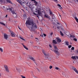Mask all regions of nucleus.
<instances>
[{"instance_id": "10", "label": "nucleus", "mask_w": 78, "mask_h": 78, "mask_svg": "<svg viewBox=\"0 0 78 78\" xmlns=\"http://www.w3.org/2000/svg\"><path fill=\"white\" fill-rule=\"evenodd\" d=\"M56 39H57V42H61V40L59 37H56Z\"/></svg>"}, {"instance_id": "58", "label": "nucleus", "mask_w": 78, "mask_h": 78, "mask_svg": "<svg viewBox=\"0 0 78 78\" xmlns=\"http://www.w3.org/2000/svg\"><path fill=\"white\" fill-rule=\"evenodd\" d=\"M76 58H77V59H78V56H76Z\"/></svg>"}, {"instance_id": "31", "label": "nucleus", "mask_w": 78, "mask_h": 78, "mask_svg": "<svg viewBox=\"0 0 78 78\" xmlns=\"http://www.w3.org/2000/svg\"><path fill=\"white\" fill-rule=\"evenodd\" d=\"M53 68V66H49V69H51Z\"/></svg>"}, {"instance_id": "45", "label": "nucleus", "mask_w": 78, "mask_h": 78, "mask_svg": "<svg viewBox=\"0 0 78 78\" xmlns=\"http://www.w3.org/2000/svg\"><path fill=\"white\" fill-rule=\"evenodd\" d=\"M8 43L9 44H11V41H9Z\"/></svg>"}, {"instance_id": "61", "label": "nucleus", "mask_w": 78, "mask_h": 78, "mask_svg": "<svg viewBox=\"0 0 78 78\" xmlns=\"http://www.w3.org/2000/svg\"><path fill=\"white\" fill-rule=\"evenodd\" d=\"M76 52L78 53V50L76 51Z\"/></svg>"}, {"instance_id": "52", "label": "nucleus", "mask_w": 78, "mask_h": 78, "mask_svg": "<svg viewBox=\"0 0 78 78\" xmlns=\"http://www.w3.org/2000/svg\"><path fill=\"white\" fill-rule=\"evenodd\" d=\"M62 30V31H64V29L63 28H61Z\"/></svg>"}, {"instance_id": "6", "label": "nucleus", "mask_w": 78, "mask_h": 78, "mask_svg": "<svg viewBox=\"0 0 78 78\" xmlns=\"http://www.w3.org/2000/svg\"><path fill=\"white\" fill-rule=\"evenodd\" d=\"M42 51L43 53V54L45 56V58H48L49 57V55L46 53L45 51L44 50H42Z\"/></svg>"}, {"instance_id": "29", "label": "nucleus", "mask_w": 78, "mask_h": 78, "mask_svg": "<svg viewBox=\"0 0 78 78\" xmlns=\"http://www.w3.org/2000/svg\"><path fill=\"white\" fill-rule=\"evenodd\" d=\"M20 39H22V40H23V41H25V39H24L23 38V37H20Z\"/></svg>"}, {"instance_id": "54", "label": "nucleus", "mask_w": 78, "mask_h": 78, "mask_svg": "<svg viewBox=\"0 0 78 78\" xmlns=\"http://www.w3.org/2000/svg\"><path fill=\"white\" fill-rule=\"evenodd\" d=\"M57 29H58V30L59 29V27H57Z\"/></svg>"}, {"instance_id": "8", "label": "nucleus", "mask_w": 78, "mask_h": 78, "mask_svg": "<svg viewBox=\"0 0 78 78\" xmlns=\"http://www.w3.org/2000/svg\"><path fill=\"white\" fill-rule=\"evenodd\" d=\"M4 67L6 71L7 72H9V71L8 68V66L6 65H5L4 66Z\"/></svg>"}, {"instance_id": "48", "label": "nucleus", "mask_w": 78, "mask_h": 78, "mask_svg": "<svg viewBox=\"0 0 78 78\" xmlns=\"http://www.w3.org/2000/svg\"><path fill=\"white\" fill-rule=\"evenodd\" d=\"M19 59L20 60H22V58L20 57H19Z\"/></svg>"}, {"instance_id": "62", "label": "nucleus", "mask_w": 78, "mask_h": 78, "mask_svg": "<svg viewBox=\"0 0 78 78\" xmlns=\"http://www.w3.org/2000/svg\"><path fill=\"white\" fill-rule=\"evenodd\" d=\"M37 17H38V18H39V16H37Z\"/></svg>"}, {"instance_id": "14", "label": "nucleus", "mask_w": 78, "mask_h": 78, "mask_svg": "<svg viewBox=\"0 0 78 78\" xmlns=\"http://www.w3.org/2000/svg\"><path fill=\"white\" fill-rule=\"evenodd\" d=\"M29 58L30 59H31V60H32V61H35V59H34V58L33 57L31 56H29Z\"/></svg>"}, {"instance_id": "41", "label": "nucleus", "mask_w": 78, "mask_h": 78, "mask_svg": "<svg viewBox=\"0 0 78 78\" xmlns=\"http://www.w3.org/2000/svg\"><path fill=\"white\" fill-rule=\"evenodd\" d=\"M34 48H36V49H37V46H34Z\"/></svg>"}, {"instance_id": "49", "label": "nucleus", "mask_w": 78, "mask_h": 78, "mask_svg": "<svg viewBox=\"0 0 78 78\" xmlns=\"http://www.w3.org/2000/svg\"><path fill=\"white\" fill-rule=\"evenodd\" d=\"M49 46L50 47V48H52V46H51V44H49Z\"/></svg>"}, {"instance_id": "5", "label": "nucleus", "mask_w": 78, "mask_h": 78, "mask_svg": "<svg viewBox=\"0 0 78 78\" xmlns=\"http://www.w3.org/2000/svg\"><path fill=\"white\" fill-rule=\"evenodd\" d=\"M25 3H26V5L29 7V8H31L32 5L29 2H25Z\"/></svg>"}, {"instance_id": "15", "label": "nucleus", "mask_w": 78, "mask_h": 78, "mask_svg": "<svg viewBox=\"0 0 78 78\" xmlns=\"http://www.w3.org/2000/svg\"><path fill=\"white\" fill-rule=\"evenodd\" d=\"M21 4L20 5H22V6H25V5H26V3H25L24 2H21Z\"/></svg>"}, {"instance_id": "55", "label": "nucleus", "mask_w": 78, "mask_h": 78, "mask_svg": "<svg viewBox=\"0 0 78 78\" xmlns=\"http://www.w3.org/2000/svg\"><path fill=\"white\" fill-rule=\"evenodd\" d=\"M34 14L35 15H37V14L36 13H35L34 12Z\"/></svg>"}, {"instance_id": "64", "label": "nucleus", "mask_w": 78, "mask_h": 78, "mask_svg": "<svg viewBox=\"0 0 78 78\" xmlns=\"http://www.w3.org/2000/svg\"><path fill=\"white\" fill-rule=\"evenodd\" d=\"M35 39H38V38H35Z\"/></svg>"}, {"instance_id": "43", "label": "nucleus", "mask_w": 78, "mask_h": 78, "mask_svg": "<svg viewBox=\"0 0 78 78\" xmlns=\"http://www.w3.org/2000/svg\"><path fill=\"white\" fill-rule=\"evenodd\" d=\"M55 69H56V70H58L59 69V68L57 67H56L55 68Z\"/></svg>"}, {"instance_id": "40", "label": "nucleus", "mask_w": 78, "mask_h": 78, "mask_svg": "<svg viewBox=\"0 0 78 78\" xmlns=\"http://www.w3.org/2000/svg\"><path fill=\"white\" fill-rule=\"evenodd\" d=\"M73 40H74V41H77V39H76V38H74Z\"/></svg>"}, {"instance_id": "57", "label": "nucleus", "mask_w": 78, "mask_h": 78, "mask_svg": "<svg viewBox=\"0 0 78 78\" xmlns=\"http://www.w3.org/2000/svg\"><path fill=\"white\" fill-rule=\"evenodd\" d=\"M23 55H26V54L25 53H23Z\"/></svg>"}, {"instance_id": "30", "label": "nucleus", "mask_w": 78, "mask_h": 78, "mask_svg": "<svg viewBox=\"0 0 78 78\" xmlns=\"http://www.w3.org/2000/svg\"><path fill=\"white\" fill-rule=\"evenodd\" d=\"M0 51H1V52H3V49L2 48L0 47Z\"/></svg>"}, {"instance_id": "59", "label": "nucleus", "mask_w": 78, "mask_h": 78, "mask_svg": "<svg viewBox=\"0 0 78 78\" xmlns=\"http://www.w3.org/2000/svg\"><path fill=\"white\" fill-rule=\"evenodd\" d=\"M8 17V15H6L5 16V17Z\"/></svg>"}, {"instance_id": "26", "label": "nucleus", "mask_w": 78, "mask_h": 78, "mask_svg": "<svg viewBox=\"0 0 78 78\" xmlns=\"http://www.w3.org/2000/svg\"><path fill=\"white\" fill-rule=\"evenodd\" d=\"M71 58L73 59H76V58H75V56H72L71 57Z\"/></svg>"}, {"instance_id": "53", "label": "nucleus", "mask_w": 78, "mask_h": 78, "mask_svg": "<svg viewBox=\"0 0 78 78\" xmlns=\"http://www.w3.org/2000/svg\"><path fill=\"white\" fill-rule=\"evenodd\" d=\"M73 62V63H74L75 64V63H76V61H74Z\"/></svg>"}, {"instance_id": "34", "label": "nucleus", "mask_w": 78, "mask_h": 78, "mask_svg": "<svg viewBox=\"0 0 78 78\" xmlns=\"http://www.w3.org/2000/svg\"><path fill=\"white\" fill-rule=\"evenodd\" d=\"M49 11H50V12H50V14L51 15H52V14H53V12H52L51 11V10H49Z\"/></svg>"}, {"instance_id": "22", "label": "nucleus", "mask_w": 78, "mask_h": 78, "mask_svg": "<svg viewBox=\"0 0 78 78\" xmlns=\"http://www.w3.org/2000/svg\"><path fill=\"white\" fill-rule=\"evenodd\" d=\"M23 47H24V48L26 49V50H28V48H27V47L25 45L23 44Z\"/></svg>"}, {"instance_id": "38", "label": "nucleus", "mask_w": 78, "mask_h": 78, "mask_svg": "<svg viewBox=\"0 0 78 78\" xmlns=\"http://www.w3.org/2000/svg\"><path fill=\"white\" fill-rule=\"evenodd\" d=\"M62 75H63V76H66V75H65V73H62Z\"/></svg>"}, {"instance_id": "42", "label": "nucleus", "mask_w": 78, "mask_h": 78, "mask_svg": "<svg viewBox=\"0 0 78 78\" xmlns=\"http://www.w3.org/2000/svg\"><path fill=\"white\" fill-rule=\"evenodd\" d=\"M58 6H59V7H61V5L59 4H57Z\"/></svg>"}, {"instance_id": "36", "label": "nucleus", "mask_w": 78, "mask_h": 78, "mask_svg": "<svg viewBox=\"0 0 78 78\" xmlns=\"http://www.w3.org/2000/svg\"><path fill=\"white\" fill-rule=\"evenodd\" d=\"M74 18L76 20V21H77V20H78V19H77V18H76V17H74Z\"/></svg>"}, {"instance_id": "3", "label": "nucleus", "mask_w": 78, "mask_h": 78, "mask_svg": "<svg viewBox=\"0 0 78 78\" xmlns=\"http://www.w3.org/2000/svg\"><path fill=\"white\" fill-rule=\"evenodd\" d=\"M54 47L55 49L54 50V51L55 53L57 55H58V56H59V51H58L59 49H58V48L57 46H56L54 45Z\"/></svg>"}, {"instance_id": "16", "label": "nucleus", "mask_w": 78, "mask_h": 78, "mask_svg": "<svg viewBox=\"0 0 78 78\" xmlns=\"http://www.w3.org/2000/svg\"><path fill=\"white\" fill-rule=\"evenodd\" d=\"M17 2L20 4V5H21L22 3V1H21V0H16Z\"/></svg>"}, {"instance_id": "17", "label": "nucleus", "mask_w": 78, "mask_h": 78, "mask_svg": "<svg viewBox=\"0 0 78 78\" xmlns=\"http://www.w3.org/2000/svg\"><path fill=\"white\" fill-rule=\"evenodd\" d=\"M66 34L67 36L69 37H70V34L69 32H66Z\"/></svg>"}, {"instance_id": "60", "label": "nucleus", "mask_w": 78, "mask_h": 78, "mask_svg": "<svg viewBox=\"0 0 78 78\" xmlns=\"http://www.w3.org/2000/svg\"><path fill=\"white\" fill-rule=\"evenodd\" d=\"M41 37H44V36H43V35H41Z\"/></svg>"}, {"instance_id": "1", "label": "nucleus", "mask_w": 78, "mask_h": 78, "mask_svg": "<svg viewBox=\"0 0 78 78\" xmlns=\"http://www.w3.org/2000/svg\"><path fill=\"white\" fill-rule=\"evenodd\" d=\"M28 20L25 23L26 25H31L32 27H33L34 26V21L33 20H30V18H27Z\"/></svg>"}, {"instance_id": "28", "label": "nucleus", "mask_w": 78, "mask_h": 78, "mask_svg": "<svg viewBox=\"0 0 78 78\" xmlns=\"http://www.w3.org/2000/svg\"><path fill=\"white\" fill-rule=\"evenodd\" d=\"M75 37L73 35H70V36L69 37H73V38H74Z\"/></svg>"}, {"instance_id": "13", "label": "nucleus", "mask_w": 78, "mask_h": 78, "mask_svg": "<svg viewBox=\"0 0 78 78\" xmlns=\"http://www.w3.org/2000/svg\"><path fill=\"white\" fill-rule=\"evenodd\" d=\"M11 36H12V37H15V34H14V33L13 32H11Z\"/></svg>"}, {"instance_id": "63", "label": "nucleus", "mask_w": 78, "mask_h": 78, "mask_svg": "<svg viewBox=\"0 0 78 78\" xmlns=\"http://www.w3.org/2000/svg\"><path fill=\"white\" fill-rule=\"evenodd\" d=\"M0 76H1V73H0Z\"/></svg>"}, {"instance_id": "18", "label": "nucleus", "mask_w": 78, "mask_h": 78, "mask_svg": "<svg viewBox=\"0 0 78 78\" xmlns=\"http://www.w3.org/2000/svg\"><path fill=\"white\" fill-rule=\"evenodd\" d=\"M52 43L55 44H57V42L56 41V40H54L52 41Z\"/></svg>"}, {"instance_id": "56", "label": "nucleus", "mask_w": 78, "mask_h": 78, "mask_svg": "<svg viewBox=\"0 0 78 78\" xmlns=\"http://www.w3.org/2000/svg\"><path fill=\"white\" fill-rule=\"evenodd\" d=\"M18 28H19V29H20V30H21V28H20L19 26H18Z\"/></svg>"}, {"instance_id": "35", "label": "nucleus", "mask_w": 78, "mask_h": 78, "mask_svg": "<svg viewBox=\"0 0 78 78\" xmlns=\"http://www.w3.org/2000/svg\"><path fill=\"white\" fill-rule=\"evenodd\" d=\"M47 59H48L49 60H51V58L49 56V57H48V58H46Z\"/></svg>"}, {"instance_id": "25", "label": "nucleus", "mask_w": 78, "mask_h": 78, "mask_svg": "<svg viewBox=\"0 0 78 78\" xmlns=\"http://www.w3.org/2000/svg\"><path fill=\"white\" fill-rule=\"evenodd\" d=\"M0 24H1V25H4V26H5V25H6L5 23L1 22H0Z\"/></svg>"}, {"instance_id": "46", "label": "nucleus", "mask_w": 78, "mask_h": 78, "mask_svg": "<svg viewBox=\"0 0 78 78\" xmlns=\"http://www.w3.org/2000/svg\"><path fill=\"white\" fill-rule=\"evenodd\" d=\"M43 35L44 36H47V35L45 34H43Z\"/></svg>"}, {"instance_id": "47", "label": "nucleus", "mask_w": 78, "mask_h": 78, "mask_svg": "<svg viewBox=\"0 0 78 78\" xmlns=\"http://www.w3.org/2000/svg\"><path fill=\"white\" fill-rule=\"evenodd\" d=\"M31 1L32 2H35V1H36V0H31Z\"/></svg>"}, {"instance_id": "11", "label": "nucleus", "mask_w": 78, "mask_h": 78, "mask_svg": "<svg viewBox=\"0 0 78 78\" xmlns=\"http://www.w3.org/2000/svg\"><path fill=\"white\" fill-rule=\"evenodd\" d=\"M4 37L5 39H6V40L8 39V35H7V34H4Z\"/></svg>"}, {"instance_id": "44", "label": "nucleus", "mask_w": 78, "mask_h": 78, "mask_svg": "<svg viewBox=\"0 0 78 78\" xmlns=\"http://www.w3.org/2000/svg\"><path fill=\"white\" fill-rule=\"evenodd\" d=\"M21 77L22 78H25V76H21Z\"/></svg>"}, {"instance_id": "27", "label": "nucleus", "mask_w": 78, "mask_h": 78, "mask_svg": "<svg viewBox=\"0 0 78 78\" xmlns=\"http://www.w3.org/2000/svg\"><path fill=\"white\" fill-rule=\"evenodd\" d=\"M60 33L61 36H64V34L62 33V32L61 31H60Z\"/></svg>"}, {"instance_id": "33", "label": "nucleus", "mask_w": 78, "mask_h": 78, "mask_svg": "<svg viewBox=\"0 0 78 78\" xmlns=\"http://www.w3.org/2000/svg\"><path fill=\"white\" fill-rule=\"evenodd\" d=\"M36 69L37 70V71H38V72H39V73H40V70H39V69L37 68H36Z\"/></svg>"}, {"instance_id": "7", "label": "nucleus", "mask_w": 78, "mask_h": 78, "mask_svg": "<svg viewBox=\"0 0 78 78\" xmlns=\"http://www.w3.org/2000/svg\"><path fill=\"white\" fill-rule=\"evenodd\" d=\"M44 14L45 15L44 17L46 19H50V16H49L47 14H45L44 12H42V15L43 14Z\"/></svg>"}, {"instance_id": "4", "label": "nucleus", "mask_w": 78, "mask_h": 78, "mask_svg": "<svg viewBox=\"0 0 78 78\" xmlns=\"http://www.w3.org/2000/svg\"><path fill=\"white\" fill-rule=\"evenodd\" d=\"M7 9V11L8 10H9L8 11L9 12L10 11H11V12L13 14H16V13H15V12L14 11V9L12 8H9V9L7 8L6 9Z\"/></svg>"}, {"instance_id": "21", "label": "nucleus", "mask_w": 78, "mask_h": 78, "mask_svg": "<svg viewBox=\"0 0 78 78\" xmlns=\"http://www.w3.org/2000/svg\"><path fill=\"white\" fill-rule=\"evenodd\" d=\"M33 26H32V27H31V29H29L30 31H33V30H33Z\"/></svg>"}, {"instance_id": "37", "label": "nucleus", "mask_w": 78, "mask_h": 78, "mask_svg": "<svg viewBox=\"0 0 78 78\" xmlns=\"http://www.w3.org/2000/svg\"><path fill=\"white\" fill-rule=\"evenodd\" d=\"M75 49V48H74V47H72V48H71V50H74Z\"/></svg>"}, {"instance_id": "9", "label": "nucleus", "mask_w": 78, "mask_h": 78, "mask_svg": "<svg viewBox=\"0 0 78 78\" xmlns=\"http://www.w3.org/2000/svg\"><path fill=\"white\" fill-rule=\"evenodd\" d=\"M72 68L73 69V70L75 71V72H76V73L77 74H78V71L77 69H76V68H75L74 67H72Z\"/></svg>"}, {"instance_id": "20", "label": "nucleus", "mask_w": 78, "mask_h": 78, "mask_svg": "<svg viewBox=\"0 0 78 78\" xmlns=\"http://www.w3.org/2000/svg\"><path fill=\"white\" fill-rule=\"evenodd\" d=\"M34 4H35V6H37V4H38V3L36 2V1H35V2H34Z\"/></svg>"}, {"instance_id": "19", "label": "nucleus", "mask_w": 78, "mask_h": 78, "mask_svg": "<svg viewBox=\"0 0 78 78\" xmlns=\"http://www.w3.org/2000/svg\"><path fill=\"white\" fill-rule=\"evenodd\" d=\"M6 1L7 3H11L12 4V2L10 0H6Z\"/></svg>"}, {"instance_id": "32", "label": "nucleus", "mask_w": 78, "mask_h": 78, "mask_svg": "<svg viewBox=\"0 0 78 78\" xmlns=\"http://www.w3.org/2000/svg\"><path fill=\"white\" fill-rule=\"evenodd\" d=\"M23 16L25 18H27V15L26 14H24Z\"/></svg>"}, {"instance_id": "50", "label": "nucleus", "mask_w": 78, "mask_h": 78, "mask_svg": "<svg viewBox=\"0 0 78 78\" xmlns=\"http://www.w3.org/2000/svg\"><path fill=\"white\" fill-rule=\"evenodd\" d=\"M56 3H58V0H54Z\"/></svg>"}, {"instance_id": "12", "label": "nucleus", "mask_w": 78, "mask_h": 78, "mask_svg": "<svg viewBox=\"0 0 78 78\" xmlns=\"http://www.w3.org/2000/svg\"><path fill=\"white\" fill-rule=\"evenodd\" d=\"M33 27L35 29H37V25H36V23H34V26Z\"/></svg>"}, {"instance_id": "24", "label": "nucleus", "mask_w": 78, "mask_h": 78, "mask_svg": "<svg viewBox=\"0 0 78 78\" xmlns=\"http://www.w3.org/2000/svg\"><path fill=\"white\" fill-rule=\"evenodd\" d=\"M16 69L17 70V71H18V72H19V73H20V72H21V70L20 69H18L17 68H16Z\"/></svg>"}, {"instance_id": "51", "label": "nucleus", "mask_w": 78, "mask_h": 78, "mask_svg": "<svg viewBox=\"0 0 78 78\" xmlns=\"http://www.w3.org/2000/svg\"><path fill=\"white\" fill-rule=\"evenodd\" d=\"M53 32H52L50 34V35H53Z\"/></svg>"}, {"instance_id": "2", "label": "nucleus", "mask_w": 78, "mask_h": 78, "mask_svg": "<svg viewBox=\"0 0 78 78\" xmlns=\"http://www.w3.org/2000/svg\"><path fill=\"white\" fill-rule=\"evenodd\" d=\"M30 9L31 11H33V10L35 12H37L38 16H41V11L40 10H38L36 8H35L34 7H33L31 6V8H30Z\"/></svg>"}, {"instance_id": "39", "label": "nucleus", "mask_w": 78, "mask_h": 78, "mask_svg": "<svg viewBox=\"0 0 78 78\" xmlns=\"http://www.w3.org/2000/svg\"><path fill=\"white\" fill-rule=\"evenodd\" d=\"M71 47H72V45H69L68 46V48H71Z\"/></svg>"}, {"instance_id": "23", "label": "nucleus", "mask_w": 78, "mask_h": 78, "mask_svg": "<svg viewBox=\"0 0 78 78\" xmlns=\"http://www.w3.org/2000/svg\"><path fill=\"white\" fill-rule=\"evenodd\" d=\"M65 43L66 44V45H67V46H68L69 45V42L67 41H65Z\"/></svg>"}]
</instances>
